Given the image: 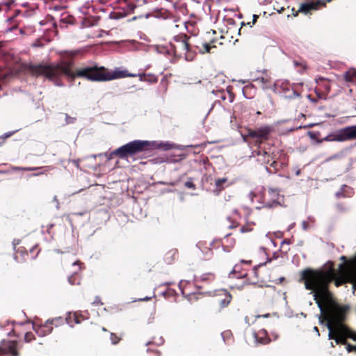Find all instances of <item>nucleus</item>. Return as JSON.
<instances>
[{
    "mask_svg": "<svg viewBox=\"0 0 356 356\" xmlns=\"http://www.w3.org/2000/svg\"><path fill=\"white\" fill-rule=\"evenodd\" d=\"M301 280L305 281V286L312 290L314 300L321 311L319 321L323 323L322 316H325L326 326L329 330V339H334L333 331L337 335H343L347 331V327L342 323L348 307H341L332 299V293L328 289L329 284L334 281L339 287L346 282H353L356 279V268H345L344 265H339V272L336 273L332 264L325 270H305L302 272Z\"/></svg>",
    "mask_w": 356,
    "mask_h": 356,
    "instance_id": "1",
    "label": "nucleus"
},
{
    "mask_svg": "<svg viewBox=\"0 0 356 356\" xmlns=\"http://www.w3.org/2000/svg\"><path fill=\"white\" fill-rule=\"evenodd\" d=\"M71 65L72 63L70 61L48 65L30 64L28 66V70L33 76L47 77L49 80L55 82L58 86H63V83L59 80L63 75L71 79L81 77L95 82L108 81V73L100 72V70H104V67L98 68L97 66H86L81 67L74 72L71 70Z\"/></svg>",
    "mask_w": 356,
    "mask_h": 356,
    "instance_id": "2",
    "label": "nucleus"
},
{
    "mask_svg": "<svg viewBox=\"0 0 356 356\" xmlns=\"http://www.w3.org/2000/svg\"><path fill=\"white\" fill-rule=\"evenodd\" d=\"M148 140H135L115 149L113 154H118L121 159L132 156L138 153L148 150L152 146Z\"/></svg>",
    "mask_w": 356,
    "mask_h": 356,
    "instance_id": "3",
    "label": "nucleus"
},
{
    "mask_svg": "<svg viewBox=\"0 0 356 356\" xmlns=\"http://www.w3.org/2000/svg\"><path fill=\"white\" fill-rule=\"evenodd\" d=\"M330 142H343L356 139V125L348 126L329 134Z\"/></svg>",
    "mask_w": 356,
    "mask_h": 356,
    "instance_id": "4",
    "label": "nucleus"
},
{
    "mask_svg": "<svg viewBox=\"0 0 356 356\" xmlns=\"http://www.w3.org/2000/svg\"><path fill=\"white\" fill-rule=\"evenodd\" d=\"M248 197L252 202L255 201L260 204L259 206H256L257 209H261V208L270 209L272 204L267 199L265 188L263 186L255 188L249 193Z\"/></svg>",
    "mask_w": 356,
    "mask_h": 356,
    "instance_id": "5",
    "label": "nucleus"
},
{
    "mask_svg": "<svg viewBox=\"0 0 356 356\" xmlns=\"http://www.w3.org/2000/svg\"><path fill=\"white\" fill-rule=\"evenodd\" d=\"M274 91L282 94L284 98L293 99L300 96L288 81H277L274 83Z\"/></svg>",
    "mask_w": 356,
    "mask_h": 356,
    "instance_id": "6",
    "label": "nucleus"
},
{
    "mask_svg": "<svg viewBox=\"0 0 356 356\" xmlns=\"http://www.w3.org/2000/svg\"><path fill=\"white\" fill-rule=\"evenodd\" d=\"M16 341H3L0 345V356H18Z\"/></svg>",
    "mask_w": 356,
    "mask_h": 356,
    "instance_id": "7",
    "label": "nucleus"
},
{
    "mask_svg": "<svg viewBox=\"0 0 356 356\" xmlns=\"http://www.w3.org/2000/svg\"><path fill=\"white\" fill-rule=\"evenodd\" d=\"M272 128L270 126H263L255 130H250L248 136L253 138L266 139Z\"/></svg>",
    "mask_w": 356,
    "mask_h": 356,
    "instance_id": "8",
    "label": "nucleus"
},
{
    "mask_svg": "<svg viewBox=\"0 0 356 356\" xmlns=\"http://www.w3.org/2000/svg\"><path fill=\"white\" fill-rule=\"evenodd\" d=\"M320 6H325L323 0H318L316 2L304 3L300 5L298 12L307 15L311 10H317Z\"/></svg>",
    "mask_w": 356,
    "mask_h": 356,
    "instance_id": "9",
    "label": "nucleus"
},
{
    "mask_svg": "<svg viewBox=\"0 0 356 356\" xmlns=\"http://www.w3.org/2000/svg\"><path fill=\"white\" fill-rule=\"evenodd\" d=\"M33 330L39 337H44L50 334L53 330V326H50V321H46L43 325H33Z\"/></svg>",
    "mask_w": 356,
    "mask_h": 356,
    "instance_id": "10",
    "label": "nucleus"
},
{
    "mask_svg": "<svg viewBox=\"0 0 356 356\" xmlns=\"http://www.w3.org/2000/svg\"><path fill=\"white\" fill-rule=\"evenodd\" d=\"M266 195L267 199L269 200L270 203L272 204L270 208L281 204L282 197L277 189L269 188Z\"/></svg>",
    "mask_w": 356,
    "mask_h": 356,
    "instance_id": "11",
    "label": "nucleus"
},
{
    "mask_svg": "<svg viewBox=\"0 0 356 356\" xmlns=\"http://www.w3.org/2000/svg\"><path fill=\"white\" fill-rule=\"evenodd\" d=\"M255 341L261 344H266L270 342V339L268 337V334L266 330L261 329L258 332L253 333Z\"/></svg>",
    "mask_w": 356,
    "mask_h": 356,
    "instance_id": "12",
    "label": "nucleus"
},
{
    "mask_svg": "<svg viewBox=\"0 0 356 356\" xmlns=\"http://www.w3.org/2000/svg\"><path fill=\"white\" fill-rule=\"evenodd\" d=\"M137 74L129 73L127 70L115 71L113 73L108 72V81L124 77H136Z\"/></svg>",
    "mask_w": 356,
    "mask_h": 356,
    "instance_id": "13",
    "label": "nucleus"
},
{
    "mask_svg": "<svg viewBox=\"0 0 356 356\" xmlns=\"http://www.w3.org/2000/svg\"><path fill=\"white\" fill-rule=\"evenodd\" d=\"M352 148V146H349L342 149L339 152L325 159L324 163H328L334 159H341L345 158L348 154L350 153Z\"/></svg>",
    "mask_w": 356,
    "mask_h": 356,
    "instance_id": "14",
    "label": "nucleus"
},
{
    "mask_svg": "<svg viewBox=\"0 0 356 356\" xmlns=\"http://www.w3.org/2000/svg\"><path fill=\"white\" fill-rule=\"evenodd\" d=\"M81 264L79 262V261H76L72 264V266L75 268V270H74L73 274L68 277V282L72 285L79 284V281L76 282L74 276L78 273L79 271H80Z\"/></svg>",
    "mask_w": 356,
    "mask_h": 356,
    "instance_id": "15",
    "label": "nucleus"
},
{
    "mask_svg": "<svg viewBox=\"0 0 356 356\" xmlns=\"http://www.w3.org/2000/svg\"><path fill=\"white\" fill-rule=\"evenodd\" d=\"M254 81L258 83L264 89L269 88V77L266 72H264L261 76H257Z\"/></svg>",
    "mask_w": 356,
    "mask_h": 356,
    "instance_id": "16",
    "label": "nucleus"
},
{
    "mask_svg": "<svg viewBox=\"0 0 356 356\" xmlns=\"http://www.w3.org/2000/svg\"><path fill=\"white\" fill-rule=\"evenodd\" d=\"M241 266L236 264L234 266L232 270L229 274V277H236L237 279L243 278L246 276V273L240 272Z\"/></svg>",
    "mask_w": 356,
    "mask_h": 356,
    "instance_id": "17",
    "label": "nucleus"
},
{
    "mask_svg": "<svg viewBox=\"0 0 356 356\" xmlns=\"http://www.w3.org/2000/svg\"><path fill=\"white\" fill-rule=\"evenodd\" d=\"M343 78L346 82L356 81V69H350L343 74Z\"/></svg>",
    "mask_w": 356,
    "mask_h": 356,
    "instance_id": "18",
    "label": "nucleus"
},
{
    "mask_svg": "<svg viewBox=\"0 0 356 356\" xmlns=\"http://www.w3.org/2000/svg\"><path fill=\"white\" fill-rule=\"evenodd\" d=\"M240 218H241V216H240L238 211L237 209H234L233 211V216H228L227 218V220L229 222H232V225H229V228L232 229V228L236 227L237 226V225H234V222Z\"/></svg>",
    "mask_w": 356,
    "mask_h": 356,
    "instance_id": "19",
    "label": "nucleus"
},
{
    "mask_svg": "<svg viewBox=\"0 0 356 356\" xmlns=\"http://www.w3.org/2000/svg\"><path fill=\"white\" fill-rule=\"evenodd\" d=\"M221 337L225 343H230L232 340V333L230 330H225L221 333Z\"/></svg>",
    "mask_w": 356,
    "mask_h": 356,
    "instance_id": "20",
    "label": "nucleus"
},
{
    "mask_svg": "<svg viewBox=\"0 0 356 356\" xmlns=\"http://www.w3.org/2000/svg\"><path fill=\"white\" fill-rule=\"evenodd\" d=\"M223 293L225 295V298L220 300V305L224 307L227 306L231 300H232V296L229 293H228L226 290H222Z\"/></svg>",
    "mask_w": 356,
    "mask_h": 356,
    "instance_id": "21",
    "label": "nucleus"
},
{
    "mask_svg": "<svg viewBox=\"0 0 356 356\" xmlns=\"http://www.w3.org/2000/svg\"><path fill=\"white\" fill-rule=\"evenodd\" d=\"M47 321H50V326L54 325L55 327H58L64 323V319L62 317H56Z\"/></svg>",
    "mask_w": 356,
    "mask_h": 356,
    "instance_id": "22",
    "label": "nucleus"
},
{
    "mask_svg": "<svg viewBox=\"0 0 356 356\" xmlns=\"http://www.w3.org/2000/svg\"><path fill=\"white\" fill-rule=\"evenodd\" d=\"M9 32H14L15 35H23L24 33V30L22 28H19L18 26H13L12 28L8 29L6 30V33Z\"/></svg>",
    "mask_w": 356,
    "mask_h": 356,
    "instance_id": "23",
    "label": "nucleus"
},
{
    "mask_svg": "<svg viewBox=\"0 0 356 356\" xmlns=\"http://www.w3.org/2000/svg\"><path fill=\"white\" fill-rule=\"evenodd\" d=\"M227 181V179L225 177L216 179L215 184L218 190L221 191L222 189H223L222 184L225 183Z\"/></svg>",
    "mask_w": 356,
    "mask_h": 356,
    "instance_id": "24",
    "label": "nucleus"
},
{
    "mask_svg": "<svg viewBox=\"0 0 356 356\" xmlns=\"http://www.w3.org/2000/svg\"><path fill=\"white\" fill-rule=\"evenodd\" d=\"M179 42V49H181L182 50H184V51H188V44L184 40H181L180 41H178Z\"/></svg>",
    "mask_w": 356,
    "mask_h": 356,
    "instance_id": "25",
    "label": "nucleus"
},
{
    "mask_svg": "<svg viewBox=\"0 0 356 356\" xmlns=\"http://www.w3.org/2000/svg\"><path fill=\"white\" fill-rule=\"evenodd\" d=\"M42 168H31V167H27V168H20V167H15L14 168L15 170H24V171H32L35 170H41Z\"/></svg>",
    "mask_w": 356,
    "mask_h": 356,
    "instance_id": "26",
    "label": "nucleus"
},
{
    "mask_svg": "<svg viewBox=\"0 0 356 356\" xmlns=\"http://www.w3.org/2000/svg\"><path fill=\"white\" fill-rule=\"evenodd\" d=\"M334 341L336 343H341V344H346V340L344 339V337H341V335L337 336L334 338Z\"/></svg>",
    "mask_w": 356,
    "mask_h": 356,
    "instance_id": "27",
    "label": "nucleus"
},
{
    "mask_svg": "<svg viewBox=\"0 0 356 356\" xmlns=\"http://www.w3.org/2000/svg\"><path fill=\"white\" fill-rule=\"evenodd\" d=\"M164 343V339L162 337H159L156 341H148L145 343L146 346H148L151 343H155L157 346H160Z\"/></svg>",
    "mask_w": 356,
    "mask_h": 356,
    "instance_id": "28",
    "label": "nucleus"
},
{
    "mask_svg": "<svg viewBox=\"0 0 356 356\" xmlns=\"http://www.w3.org/2000/svg\"><path fill=\"white\" fill-rule=\"evenodd\" d=\"M343 335H347L348 337L351 338L353 340L356 341V333L352 332L347 328V331L343 334Z\"/></svg>",
    "mask_w": 356,
    "mask_h": 356,
    "instance_id": "29",
    "label": "nucleus"
},
{
    "mask_svg": "<svg viewBox=\"0 0 356 356\" xmlns=\"http://www.w3.org/2000/svg\"><path fill=\"white\" fill-rule=\"evenodd\" d=\"M184 186L186 188H191V189H195V186L193 184V182L192 181V179H190L189 180L186 181L185 184H184Z\"/></svg>",
    "mask_w": 356,
    "mask_h": 356,
    "instance_id": "30",
    "label": "nucleus"
},
{
    "mask_svg": "<svg viewBox=\"0 0 356 356\" xmlns=\"http://www.w3.org/2000/svg\"><path fill=\"white\" fill-rule=\"evenodd\" d=\"M34 339V336L31 332H26L24 335V340L26 342H30Z\"/></svg>",
    "mask_w": 356,
    "mask_h": 356,
    "instance_id": "31",
    "label": "nucleus"
},
{
    "mask_svg": "<svg viewBox=\"0 0 356 356\" xmlns=\"http://www.w3.org/2000/svg\"><path fill=\"white\" fill-rule=\"evenodd\" d=\"M72 316L71 314V312H68L67 314V316L65 319V322L70 326V327H73V325L72 324Z\"/></svg>",
    "mask_w": 356,
    "mask_h": 356,
    "instance_id": "32",
    "label": "nucleus"
},
{
    "mask_svg": "<svg viewBox=\"0 0 356 356\" xmlns=\"http://www.w3.org/2000/svg\"><path fill=\"white\" fill-rule=\"evenodd\" d=\"M76 121V118L70 117L69 115L65 114V122L66 124H73Z\"/></svg>",
    "mask_w": 356,
    "mask_h": 356,
    "instance_id": "33",
    "label": "nucleus"
},
{
    "mask_svg": "<svg viewBox=\"0 0 356 356\" xmlns=\"http://www.w3.org/2000/svg\"><path fill=\"white\" fill-rule=\"evenodd\" d=\"M111 340L113 344H117L120 341V338H118L115 334L111 333Z\"/></svg>",
    "mask_w": 356,
    "mask_h": 356,
    "instance_id": "34",
    "label": "nucleus"
},
{
    "mask_svg": "<svg viewBox=\"0 0 356 356\" xmlns=\"http://www.w3.org/2000/svg\"><path fill=\"white\" fill-rule=\"evenodd\" d=\"M213 275L211 273H204L203 275H201L200 277V280L202 281H205V280H207L209 279L210 277H212Z\"/></svg>",
    "mask_w": 356,
    "mask_h": 356,
    "instance_id": "35",
    "label": "nucleus"
},
{
    "mask_svg": "<svg viewBox=\"0 0 356 356\" xmlns=\"http://www.w3.org/2000/svg\"><path fill=\"white\" fill-rule=\"evenodd\" d=\"M159 147H163V149L167 150L172 148V145L168 143H160Z\"/></svg>",
    "mask_w": 356,
    "mask_h": 356,
    "instance_id": "36",
    "label": "nucleus"
},
{
    "mask_svg": "<svg viewBox=\"0 0 356 356\" xmlns=\"http://www.w3.org/2000/svg\"><path fill=\"white\" fill-rule=\"evenodd\" d=\"M346 350L348 353H350L352 351L356 352V346H353L351 344H347Z\"/></svg>",
    "mask_w": 356,
    "mask_h": 356,
    "instance_id": "37",
    "label": "nucleus"
},
{
    "mask_svg": "<svg viewBox=\"0 0 356 356\" xmlns=\"http://www.w3.org/2000/svg\"><path fill=\"white\" fill-rule=\"evenodd\" d=\"M203 48H204V51H202V53H204V52H210V50H211V45L209 44L208 43H204L203 44Z\"/></svg>",
    "mask_w": 356,
    "mask_h": 356,
    "instance_id": "38",
    "label": "nucleus"
},
{
    "mask_svg": "<svg viewBox=\"0 0 356 356\" xmlns=\"http://www.w3.org/2000/svg\"><path fill=\"white\" fill-rule=\"evenodd\" d=\"M159 184H162V185L175 186L177 184V182L176 181H171V182L159 181Z\"/></svg>",
    "mask_w": 356,
    "mask_h": 356,
    "instance_id": "39",
    "label": "nucleus"
},
{
    "mask_svg": "<svg viewBox=\"0 0 356 356\" xmlns=\"http://www.w3.org/2000/svg\"><path fill=\"white\" fill-rule=\"evenodd\" d=\"M42 46H43V44L40 40H38L32 44L33 47H40Z\"/></svg>",
    "mask_w": 356,
    "mask_h": 356,
    "instance_id": "40",
    "label": "nucleus"
},
{
    "mask_svg": "<svg viewBox=\"0 0 356 356\" xmlns=\"http://www.w3.org/2000/svg\"><path fill=\"white\" fill-rule=\"evenodd\" d=\"M302 229L305 230V231L309 229V225H308L307 221H305V220L302 221Z\"/></svg>",
    "mask_w": 356,
    "mask_h": 356,
    "instance_id": "41",
    "label": "nucleus"
},
{
    "mask_svg": "<svg viewBox=\"0 0 356 356\" xmlns=\"http://www.w3.org/2000/svg\"><path fill=\"white\" fill-rule=\"evenodd\" d=\"M113 151L112 152L109 153V154H108V153H105V154H104V155H105L106 156H107V158H108V160H111V159H112V158H113V156L114 155H117V156H118V154H113Z\"/></svg>",
    "mask_w": 356,
    "mask_h": 356,
    "instance_id": "42",
    "label": "nucleus"
},
{
    "mask_svg": "<svg viewBox=\"0 0 356 356\" xmlns=\"http://www.w3.org/2000/svg\"><path fill=\"white\" fill-rule=\"evenodd\" d=\"M277 162L275 161H273L270 164V166L275 168V171L277 170Z\"/></svg>",
    "mask_w": 356,
    "mask_h": 356,
    "instance_id": "43",
    "label": "nucleus"
},
{
    "mask_svg": "<svg viewBox=\"0 0 356 356\" xmlns=\"http://www.w3.org/2000/svg\"><path fill=\"white\" fill-rule=\"evenodd\" d=\"M212 251L210 249H207L206 251L205 259H209L211 257Z\"/></svg>",
    "mask_w": 356,
    "mask_h": 356,
    "instance_id": "44",
    "label": "nucleus"
},
{
    "mask_svg": "<svg viewBox=\"0 0 356 356\" xmlns=\"http://www.w3.org/2000/svg\"><path fill=\"white\" fill-rule=\"evenodd\" d=\"M323 141H328L330 142V136L329 134L323 138L322 139L318 140V143H322Z\"/></svg>",
    "mask_w": 356,
    "mask_h": 356,
    "instance_id": "45",
    "label": "nucleus"
},
{
    "mask_svg": "<svg viewBox=\"0 0 356 356\" xmlns=\"http://www.w3.org/2000/svg\"><path fill=\"white\" fill-rule=\"evenodd\" d=\"M315 222V218L312 216H309L307 218V222Z\"/></svg>",
    "mask_w": 356,
    "mask_h": 356,
    "instance_id": "46",
    "label": "nucleus"
},
{
    "mask_svg": "<svg viewBox=\"0 0 356 356\" xmlns=\"http://www.w3.org/2000/svg\"><path fill=\"white\" fill-rule=\"evenodd\" d=\"M251 230V229H248L246 228L245 227L243 226L241 228V232L242 233H245V232H250Z\"/></svg>",
    "mask_w": 356,
    "mask_h": 356,
    "instance_id": "47",
    "label": "nucleus"
},
{
    "mask_svg": "<svg viewBox=\"0 0 356 356\" xmlns=\"http://www.w3.org/2000/svg\"><path fill=\"white\" fill-rule=\"evenodd\" d=\"M72 317H73V319H74V323H75L76 324H79V323H80V321H79V320L78 319V317H77V316L76 315V314H74L73 315V316H72Z\"/></svg>",
    "mask_w": 356,
    "mask_h": 356,
    "instance_id": "48",
    "label": "nucleus"
},
{
    "mask_svg": "<svg viewBox=\"0 0 356 356\" xmlns=\"http://www.w3.org/2000/svg\"><path fill=\"white\" fill-rule=\"evenodd\" d=\"M137 76H139L140 77V81H146L144 77L145 76V74H137Z\"/></svg>",
    "mask_w": 356,
    "mask_h": 356,
    "instance_id": "49",
    "label": "nucleus"
},
{
    "mask_svg": "<svg viewBox=\"0 0 356 356\" xmlns=\"http://www.w3.org/2000/svg\"><path fill=\"white\" fill-rule=\"evenodd\" d=\"M19 242H20V241L18 240V239H14L13 240V245L14 248H15L17 245L19 244Z\"/></svg>",
    "mask_w": 356,
    "mask_h": 356,
    "instance_id": "50",
    "label": "nucleus"
},
{
    "mask_svg": "<svg viewBox=\"0 0 356 356\" xmlns=\"http://www.w3.org/2000/svg\"><path fill=\"white\" fill-rule=\"evenodd\" d=\"M14 133H15V131L5 133L3 136H4V138H8V137L11 136Z\"/></svg>",
    "mask_w": 356,
    "mask_h": 356,
    "instance_id": "51",
    "label": "nucleus"
},
{
    "mask_svg": "<svg viewBox=\"0 0 356 356\" xmlns=\"http://www.w3.org/2000/svg\"><path fill=\"white\" fill-rule=\"evenodd\" d=\"M343 195V191H342V190L336 193V196H337V197H342Z\"/></svg>",
    "mask_w": 356,
    "mask_h": 356,
    "instance_id": "52",
    "label": "nucleus"
},
{
    "mask_svg": "<svg viewBox=\"0 0 356 356\" xmlns=\"http://www.w3.org/2000/svg\"><path fill=\"white\" fill-rule=\"evenodd\" d=\"M7 334H8V335H15V334L14 329L12 327L10 330H8V332H7Z\"/></svg>",
    "mask_w": 356,
    "mask_h": 356,
    "instance_id": "53",
    "label": "nucleus"
},
{
    "mask_svg": "<svg viewBox=\"0 0 356 356\" xmlns=\"http://www.w3.org/2000/svg\"><path fill=\"white\" fill-rule=\"evenodd\" d=\"M293 65L297 67L298 66L302 65V63H299L297 60H293Z\"/></svg>",
    "mask_w": 356,
    "mask_h": 356,
    "instance_id": "54",
    "label": "nucleus"
},
{
    "mask_svg": "<svg viewBox=\"0 0 356 356\" xmlns=\"http://www.w3.org/2000/svg\"><path fill=\"white\" fill-rule=\"evenodd\" d=\"M93 303L94 304H95V303H100L101 305H102V302H101V300H100L99 297H96V299H95V300L94 301Z\"/></svg>",
    "mask_w": 356,
    "mask_h": 356,
    "instance_id": "55",
    "label": "nucleus"
},
{
    "mask_svg": "<svg viewBox=\"0 0 356 356\" xmlns=\"http://www.w3.org/2000/svg\"><path fill=\"white\" fill-rule=\"evenodd\" d=\"M150 299H151V297L146 296V297H145L143 298L139 299V300H140V301H147V300H149Z\"/></svg>",
    "mask_w": 356,
    "mask_h": 356,
    "instance_id": "56",
    "label": "nucleus"
},
{
    "mask_svg": "<svg viewBox=\"0 0 356 356\" xmlns=\"http://www.w3.org/2000/svg\"><path fill=\"white\" fill-rule=\"evenodd\" d=\"M54 10L55 11H58V10H60V9H62V7L59 6H56L53 8Z\"/></svg>",
    "mask_w": 356,
    "mask_h": 356,
    "instance_id": "57",
    "label": "nucleus"
},
{
    "mask_svg": "<svg viewBox=\"0 0 356 356\" xmlns=\"http://www.w3.org/2000/svg\"><path fill=\"white\" fill-rule=\"evenodd\" d=\"M294 226H295V222L291 223V224L289 226V227H288V230H290V229H293V228L294 227Z\"/></svg>",
    "mask_w": 356,
    "mask_h": 356,
    "instance_id": "58",
    "label": "nucleus"
},
{
    "mask_svg": "<svg viewBox=\"0 0 356 356\" xmlns=\"http://www.w3.org/2000/svg\"><path fill=\"white\" fill-rule=\"evenodd\" d=\"M258 16L256 15H253V21H252V24H254L255 22L257 21V19Z\"/></svg>",
    "mask_w": 356,
    "mask_h": 356,
    "instance_id": "59",
    "label": "nucleus"
},
{
    "mask_svg": "<svg viewBox=\"0 0 356 356\" xmlns=\"http://www.w3.org/2000/svg\"><path fill=\"white\" fill-rule=\"evenodd\" d=\"M314 332H316L317 335L320 336V333H319V331H318V329L317 328V327H314Z\"/></svg>",
    "mask_w": 356,
    "mask_h": 356,
    "instance_id": "60",
    "label": "nucleus"
},
{
    "mask_svg": "<svg viewBox=\"0 0 356 356\" xmlns=\"http://www.w3.org/2000/svg\"><path fill=\"white\" fill-rule=\"evenodd\" d=\"M14 323H15V322H14V321H11V322L8 321V322H7V325L8 326V325H10L13 327V324H14Z\"/></svg>",
    "mask_w": 356,
    "mask_h": 356,
    "instance_id": "61",
    "label": "nucleus"
},
{
    "mask_svg": "<svg viewBox=\"0 0 356 356\" xmlns=\"http://www.w3.org/2000/svg\"><path fill=\"white\" fill-rule=\"evenodd\" d=\"M154 356H159L160 355V353L159 351H157V350L154 351Z\"/></svg>",
    "mask_w": 356,
    "mask_h": 356,
    "instance_id": "62",
    "label": "nucleus"
},
{
    "mask_svg": "<svg viewBox=\"0 0 356 356\" xmlns=\"http://www.w3.org/2000/svg\"><path fill=\"white\" fill-rule=\"evenodd\" d=\"M266 170L268 174H272L273 172L270 170V169L268 167H266Z\"/></svg>",
    "mask_w": 356,
    "mask_h": 356,
    "instance_id": "63",
    "label": "nucleus"
},
{
    "mask_svg": "<svg viewBox=\"0 0 356 356\" xmlns=\"http://www.w3.org/2000/svg\"><path fill=\"white\" fill-rule=\"evenodd\" d=\"M73 163H74L77 167H79V161H75V160H74V161H73Z\"/></svg>",
    "mask_w": 356,
    "mask_h": 356,
    "instance_id": "64",
    "label": "nucleus"
}]
</instances>
